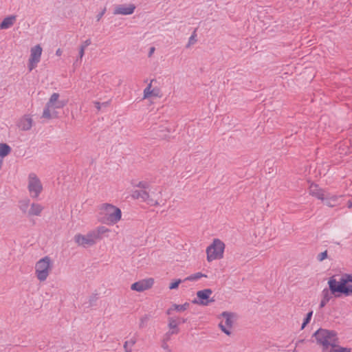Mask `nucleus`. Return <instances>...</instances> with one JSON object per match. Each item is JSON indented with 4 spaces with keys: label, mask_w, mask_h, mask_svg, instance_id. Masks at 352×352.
Segmentation results:
<instances>
[{
    "label": "nucleus",
    "mask_w": 352,
    "mask_h": 352,
    "mask_svg": "<svg viewBox=\"0 0 352 352\" xmlns=\"http://www.w3.org/2000/svg\"><path fill=\"white\" fill-rule=\"evenodd\" d=\"M166 342H166V340H163V341H162V347L164 349H166V350L167 351V350H168V349H168V344H167V343H166Z\"/></svg>",
    "instance_id": "39"
},
{
    "label": "nucleus",
    "mask_w": 352,
    "mask_h": 352,
    "mask_svg": "<svg viewBox=\"0 0 352 352\" xmlns=\"http://www.w3.org/2000/svg\"><path fill=\"white\" fill-rule=\"evenodd\" d=\"M135 10V6L133 3L122 4L117 6L113 10L115 15H130Z\"/></svg>",
    "instance_id": "14"
},
{
    "label": "nucleus",
    "mask_w": 352,
    "mask_h": 352,
    "mask_svg": "<svg viewBox=\"0 0 352 352\" xmlns=\"http://www.w3.org/2000/svg\"><path fill=\"white\" fill-rule=\"evenodd\" d=\"M195 42H196L195 36L192 35L189 38L188 43L187 46L189 47V46L195 44Z\"/></svg>",
    "instance_id": "36"
},
{
    "label": "nucleus",
    "mask_w": 352,
    "mask_h": 352,
    "mask_svg": "<svg viewBox=\"0 0 352 352\" xmlns=\"http://www.w3.org/2000/svg\"><path fill=\"white\" fill-rule=\"evenodd\" d=\"M29 205H30V199H23L19 202V208L23 212L27 211V210L28 209Z\"/></svg>",
    "instance_id": "30"
},
{
    "label": "nucleus",
    "mask_w": 352,
    "mask_h": 352,
    "mask_svg": "<svg viewBox=\"0 0 352 352\" xmlns=\"http://www.w3.org/2000/svg\"><path fill=\"white\" fill-rule=\"evenodd\" d=\"M16 16L11 15L3 19L2 22L0 23V29L6 30L11 28L16 22Z\"/></svg>",
    "instance_id": "21"
},
{
    "label": "nucleus",
    "mask_w": 352,
    "mask_h": 352,
    "mask_svg": "<svg viewBox=\"0 0 352 352\" xmlns=\"http://www.w3.org/2000/svg\"><path fill=\"white\" fill-rule=\"evenodd\" d=\"M309 192L318 199L323 200L324 199V192L320 189L318 185L311 184L309 188Z\"/></svg>",
    "instance_id": "18"
},
{
    "label": "nucleus",
    "mask_w": 352,
    "mask_h": 352,
    "mask_svg": "<svg viewBox=\"0 0 352 352\" xmlns=\"http://www.w3.org/2000/svg\"><path fill=\"white\" fill-rule=\"evenodd\" d=\"M51 267V260L48 256H45L37 261L35 265L36 275L37 278L40 281L45 280L49 275Z\"/></svg>",
    "instance_id": "6"
},
{
    "label": "nucleus",
    "mask_w": 352,
    "mask_h": 352,
    "mask_svg": "<svg viewBox=\"0 0 352 352\" xmlns=\"http://www.w3.org/2000/svg\"><path fill=\"white\" fill-rule=\"evenodd\" d=\"M166 352H171L170 349H168Z\"/></svg>",
    "instance_id": "54"
},
{
    "label": "nucleus",
    "mask_w": 352,
    "mask_h": 352,
    "mask_svg": "<svg viewBox=\"0 0 352 352\" xmlns=\"http://www.w3.org/2000/svg\"><path fill=\"white\" fill-rule=\"evenodd\" d=\"M85 54V47L81 46L79 50V57L82 58Z\"/></svg>",
    "instance_id": "38"
},
{
    "label": "nucleus",
    "mask_w": 352,
    "mask_h": 352,
    "mask_svg": "<svg viewBox=\"0 0 352 352\" xmlns=\"http://www.w3.org/2000/svg\"><path fill=\"white\" fill-rule=\"evenodd\" d=\"M312 338H315L317 344L322 346L323 352L328 351L334 341H338L336 331L322 328L315 331Z\"/></svg>",
    "instance_id": "2"
},
{
    "label": "nucleus",
    "mask_w": 352,
    "mask_h": 352,
    "mask_svg": "<svg viewBox=\"0 0 352 352\" xmlns=\"http://www.w3.org/2000/svg\"><path fill=\"white\" fill-rule=\"evenodd\" d=\"M136 186L138 188H141L142 190H146V188H148V184L146 182H144V181H141V182H139Z\"/></svg>",
    "instance_id": "34"
},
{
    "label": "nucleus",
    "mask_w": 352,
    "mask_h": 352,
    "mask_svg": "<svg viewBox=\"0 0 352 352\" xmlns=\"http://www.w3.org/2000/svg\"><path fill=\"white\" fill-rule=\"evenodd\" d=\"M128 344H129V342L128 341H126L124 344V348L125 350H127L128 349Z\"/></svg>",
    "instance_id": "46"
},
{
    "label": "nucleus",
    "mask_w": 352,
    "mask_h": 352,
    "mask_svg": "<svg viewBox=\"0 0 352 352\" xmlns=\"http://www.w3.org/2000/svg\"><path fill=\"white\" fill-rule=\"evenodd\" d=\"M148 192L146 190H135L132 192L131 197L134 199L140 200L146 204Z\"/></svg>",
    "instance_id": "20"
},
{
    "label": "nucleus",
    "mask_w": 352,
    "mask_h": 352,
    "mask_svg": "<svg viewBox=\"0 0 352 352\" xmlns=\"http://www.w3.org/2000/svg\"><path fill=\"white\" fill-rule=\"evenodd\" d=\"M28 190L33 198H37L43 190L41 179L35 173H30L28 177Z\"/></svg>",
    "instance_id": "7"
},
{
    "label": "nucleus",
    "mask_w": 352,
    "mask_h": 352,
    "mask_svg": "<svg viewBox=\"0 0 352 352\" xmlns=\"http://www.w3.org/2000/svg\"><path fill=\"white\" fill-rule=\"evenodd\" d=\"M50 106L48 103H46L42 113V118L46 120H51L58 117V113L56 109Z\"/></svg>",
    "instance_id": "17"
},
{
    "label": "nucleus",
    "mask_w": 352,
    "mask_h": 352,
    "mask_svg": "<svg viewBox=\"0 0 352 352\" xmlns=\"http://www.w3.org/2000/svg\"><path fill=\"white\" fill-rule=\"evenodd\" d=\"M182 282H184V280H181V279H176L175 280L173 283H171L169 285V289H177L179 284Z\"/></svg>",
    "instance_id": "33"
},
{
    "label": "nucleus",
    "mask_w": 352,
    "mask_h": 352,
    "mask_svg": "<svg viewBox=\"0 0 352 352\" xmlns=\"http://www.w3.org/2000/svg\"><path fill=\"white\" fill-rule=\"evenodd\" d=\"M43 210V206L39 204H32L29 210L32 215H39Z\"/></svg>",
    "instance_id": "24"
},
{
    "label": "nucleus",
    "mask_w": 352,
    "mask_h": 352,
    "mask_svg": "<svg viewBox=\"0 0 352 352\" xmlns=\"http://www.w3.org/2000/svg\"><path fill=\"white\" fill-rule=\"evenodd\" d=\"M212 294L211 289H204L197 292V298L192 300L193 304L199 305L202 306H207L210 302H214V300L210 298V295Z\"/></svg>",
    "instance_id": "10"
},
{
    "label": "nucleus",
    "mask_w": 352,
    "mask_h": 352,
    "mask_svg": "<svg viewBox=\"0 0 352 352\" xmlns=\"http://www.w3.org/2000/svg\"><path fill=\"white\" fill-rule=\"evenodd\" d=\"M222 317H223L225 320V325L222 324V322L219 323V326L221 331L225 333L226 335L230 336L231 334V331H230V328L232 326V317L233 314L228 311H223L221 314Z\"/></svg>",
    "instance_id": "13"
},
{
    "label": "nucleus",
    "mask_w": 352,
    "mask_h": 352,
    "mask_svg": "<svg viewBox=\"0 0 352 352\" xmlns=\"http://www.w3.org/2000/svg\"><path fill=\"white\" fill-rule=\"evenodd\" d=\"M129 342V344H131V346L134 345L136 343V340L135 338L131 339Z\"/></svg>",
    "instance_id": "44"
},
{
    "label": "nucleus",
    "mask_w": 352,
    "mask_h": 352,
    "mask_svg": "<svg viewBox=\"0 0 352 352\" xmlns=\"http://www.w3.org/2000/svg\"><path fill=\"white\" fill-rule=\"evenodd\" d=\"M348 207L349 208H352V202L351 201H349L348 202Z\"/></svg>",
    "instance_id": "48"
},
{
    "label": "nucleus",
    "mask_w": 352,
    "mask_h": 352,
    "mask_svg": "<svg viewBox=\"0 0 352 352\" xmlns=\"http://www.w3.org/2000/svg\"><path fill=\"white\" fill-rule=\"evenodd\" d=\"M189 306L190 304L188 302H185L183 305L173 304V309H175V311L178 312H182L186 310Z\"/></svg>",
    "instance_id": "28"
},
{
    "label": "nucleus",
    "mask_w": 352,
    "mask_h": 352,
    "mask_svg": "<svg viewBox=\"0 0 352 352\" xmlns=\"http://www.w3.org/2000/svg\"><path fill=\"white\" fill-rule=\"evenodd\" d=\"M225 244L219 239H214L212 243L207 248V260L210 262L220 259L223 256Z\"/></svg>",
    "instance_id": "5"
},
{
    "label": "nucleus",
    "mask_w": 352,
    "mask_h": 352,
    "mask_svg": "<svg viewBox=\"0 0 352 352\" xmlns=\"http://www.w3.org/2000/svg\"><path fill=\"white\" fill-rule=\"evenodd\" d=\"M96 104H97V107L99 109L100 108L99 107V102H97Z\"/></svg>",
    "instance_id": "53"
},
{
    "label": "nucleus",
    "mask_w": 352,
    "mask_h": 352,
    "mask_svg": "<svg viewBox=\"0 0 352 352\" xmlns=\"http://www.w3.org/2000/svg\"><path fill=\"white\" fill-rule=\"evenodd\" d=\"M352 274H344L340 280H336L334 276L331 277L328 280L329 291L336 298H340L342 295L344 296H352Z\"/></svg>",
    "instance_id": "1"
},
{
    "label": "nucleus",
    "mask_w": 352,
    "mask_h": 352,
    "mask_svg": "<svg viewBox=\"0 0 352 352\" xmlns=\"http://www.w3.org/2000/svg\"><path fill=\"white\" fill-rule=\"evenodd\" d=\"M32 122L33 120L31 116H24L19 120L18 126L23 131H28L31 129Z\"/></svg>",
    "instance_id": "16"
},
{
    "label": "nucleus",
    "mask_w": 352,
    "mask_h": 352,
    "mask_svg": "<svg viewBox=\"0 0 352 352\" xmlns=\"http://www.w3.org/2000/svg\"><path fill=\"white\" fill-rule=\"evenodd\" d=\"M327 251L325 250L324 252H321L317 256V259L319 261H322L323 260L326 259L327 258Z\"/></svg>",
    "instance_id": "35"
},
{
    "label": "nucleus",
    "mask_w": 352,
    "mask_h": 352,
    "mask_svg": "<svg viewBox=\"0 0 352 352\" xmlns=\"http://www.w3.org/2000/svg\"><path fill=\"white\" fill-rule=\"evenodd\" d=\"M125 352H132L131 349L125 350Z\"/></svg>",
    "instance_id": "52"
},
{
    "label": "nucleus",
    "mask_w": 352,
    "mask_h": 352,
    "mask_svg": "<svg viewBox=\"0 0 352 352\" xmlns=\"http://www.w3.org/2000/svg\"><path fill=\"white\" fill-rule=\"evenodd\" d=\"M62 54H63V51L61 49L58 48V50H56V56H60L62 55Z\"/></svg>",
    "instance_id": "42"
},
{
    "label": "nucleus",
    "mask_w": 352,
    "mask_h": 352,
    "mask_svg": "<svg viewBox=\"0 0 352 352\" xmlns=\"http://www.w3.org/2000/svg\"><path fill=\"white\" fill-rule=\"evenodd\" d=\"M109 230L104 227V226H100V227H98L96 230H92V232L95 234V237L96 239V240H99L102 238V234H104V233L109 232Z\"/></svg>",
    "instance_id": "25"
},
{
    "label": "nucleus",
    "mask_w": 352,
    "mask_h": 352,
    "mask_svg": "<svg viewBox=\"0 0 352 352\" xmlns=\"http://www.w3.org/2000/svg\"><path fill=\"white\" fill-rule=\"evenodd\" d=\"M96 299H97L96 296H91L89 299L90 305H92L93 302H95L96 300Z\"/></svg>",
    "instance_id": "41"
},
{
    "label": "nucleus",
    "mask_w": 352,
    "mask_h": 352,
    "mask_svg": "<svg viewBox=\"0 0 352 352\" xmlns=\"http://www.w3.org/2000/svg\"><path fill=\"white\" fill-rule=\"evenodd\" d=\"M154 283V280L152 278L143 279L142 280L133 283L131 286V289L134 291L139 292H144L151 288Z\"/></svg>",
    "instance_id": "12"
},
{
    "label": "nucleus",
    "mask_w": 352,
    "mask_h": 352,
    "mask_svg": "<svg viewBox=\"0 0 352 352\" xmlns=\"http://www.w3.org/2000/svg\"><path fill=\"white\" fill-rule=\"evenodd\" d=\"M202 277H207V275L202 274L201 272H197L195 274H191L184 279V281L189 280V281H195Z\"/></svg>",
    "instance_id": "27"
},
{
    "label": "nucleus",
    "mask_w": 352,
    "mask_h": 352,
    "mask_svg": "<svg viewBox=\"0 0 352 352\" xmlns=\"http://www.w3.org/2000/svg\"><path fill=\"white\" fill-rule=\"evenodd\" d=\"M338 341H334L328 349L329 352H351V349L342 347L337 344Z\"/></svg>",
    "instance_id": "22"
},
{
    "label": "nucleus",
    "mask_w": 352,
    "mask_h": 352,
    "mask_svg": "<svg viewBox=\"0 0 352 352\" xmlns=\"http://www.w3.org/2000/svg\"><path fill=\"white\" fill-rule=\"evenodd\" d=\"M154 52H155V47H151L148 56H151Z\"/></svg>",
    "instance_id": "45"
},
{
    "label": "nucleus",
    "mask_w": 352,
    "mask_h": 352,
    "mask_svg": "<svg viewBox=\"0 0 352 352\" xmlns=\"http://www.w3.org/2000/svg\"><path fill=\"white\" fill-rule=\"evenodd\" d=\"M50 107L56 109H62L67 104V101L60 99V94L58 93H53L48 101L47 102Z\"/></svg>",
    "instance_id": "15"
},
{
    "label": "nucleus",
    "mask_w": 352,
    "mask_h": 352,
    "mask_svg": "<svg viewBox=\"0 0 352 352\" xmlns=\"http://www.w3.org/2000/svg\"><path fill=\"white\" fill-rule=\"evenodd\" d=\"M11 152V148L5 143H0V157H5Z\"/></svg>",
    "instance_id": "26"
},
{
    "label": "nucleus",
    "mask_w": 352,
    "mask_h": 352,
    "mask_svg": "<svg viewBox=\"0 0 352 352\" xmlns=\"http://www.w3.org/2000/svg\"><path fill=\"white\" fill-rule=\"evenodd\" d=\"M179 333V329H176V330H173L172 329L171 331H169L168 332H167L166 333V337H170L171 335H173V334H177Z\"/></svg>",
    "instance_id": "37"
},
{
    "label": "nucleus",
    "mask_w": 352,
    "mask_h": 352,
    "mask_svg": "<svg viewBox=\"0 0 352 352\" xmlns=\"http://www.w3.org/2000/svg\"><path fill=\"white\" fill-rule=\"evenodd\" d=\"M97 210L102 218L109 220H120L122 217L121 210L111 204H102L98 206Z\"/></svg>",
    "instance_id": "3"
},
{
    "label": "nucleus",
    "mask_w": 352,
    "mask_h": 352,
    "mask_svg": "<svg viewBox=\"0 0 352 352\" xmlns=\"http://www.w3.org/2000/svg\"><path fill=\"white\" fill-rule=\"evenodd\" d=\"M111 222V224L113 225L114 223H116L117 221H110Z\"/></svg>",
    "instance_id": "51"
},
{
    "label": "nucleus",
    "mask_w": 352,
    "mask_h": 352,
    "mask_svg": "<svg viewBox=\"0 0 352 352\" xmlns=\"http://www.w3.org/2000/svg\"><path fill=\"white\" fill-rule=\"evenodd\" d=\"M95 236L92 231L85 235L78 234L74 236V241L78 245L87 248L96 243L97 240Z\"/></svg>",
    "instance_id": "9"
},
{
    "label": "nucleus",
    "mask_w": 352,
    "mask_h": 352,
    "mask_svg": "<svg viewBox=\"0 0 352 352\" xmlns=\"http://www.w3.org/2000/svg\"><path fill=\"white\" fill-rule=\"evenodd\" d=\"M28 68L30 72L35 69L41 59L43 48L41 45H36L30 48Z\"/></svg>",
    "instance_id": "8"
},
{
    "label": "nucleus",
    "mask_w": 352,
    "mask_h": 352,
    "mask_svg": "<svg viewBox=\"0 0 352 352\" xmlns=\"http://www.w3.org/2000/svg\"><path fill=\"white\" fill-rule=\"evenodd\" d=\"M305 340H298V343H302L304 342Z\"/></svg>",
    "instance_id": "50"
},
{
    "label": "nucleus",
    "mask_w": 352,
    "mask_h": 352,
    "mask_svg": "<svg viewBox=\"0 0 352 352\" xmlns=\"http://www.w3.org/2000/svg\"><path fill=\"white\" fill-rule=\"evenodd\" d=\"M186 321H187L186 318H179L177 323H178V324H181V323H185V322H186Z\"/></svg>",
    "instance_id": "43"
},
{
    "label": "nucleus",
    "mask_w": 352,
    "mask_h": 352,
    "mask_svg": "<svg viewBox=\"0 0 352 352\" xmlns=\"http://www.w3.org/2000/svg\"><path fill=\"white\" fill-rule=\"evenodd\" d=\"M175 311V309H173V305L169 308L168 309V310L166 311V314L167 315H170L172 314V312Z\"/></svg>",
    "instance_id": "40"
},
{
    "label": "nucleus",
    "mask_w": 352,
    "mask_h": 352,
    "mask_svg": "<svg viewBox=\"0 0 352 352\" xmlns=\"http://www.w3.org/2000/svg\"><path fill=\"white\" fill-rule=\"evenodd\" d=\"M155 79H151L146 87L143 91V99L160 98L162 97V92L160 88L154 87L153 83Z\"/></svg>",
    "instance_id": "11"
},
{
    "label": "nucleus",
    "mask_w": 352,
    "mask_h": 352,
    "mask_svg": "<svg viewBox=\"0 0 352 352\" xmlns=\"http://www.w3.org/2000/svg\"><path fill=\"white\" fill-rule=\"evenodd\" d=\"M150 319V316L148 315H144L140 318V322L139 324V327L140 329L144 328L146 325L148 320Z\"/></svg>",
    "instance_id": "32"
},
{
    "label": "nucleus",
    "mask_w": 352,
    "mask_h": 352,
    "mask_svg": "<svg viewBox=\"0 0 352 352\" xmlns=\"http://www.w3.org/2000/svg\"><path fill=\"white\" fill-rule=\"evenodd\" d=\"M170 337H166V335L164 336V338L163 339V340H166V342L170 340Z\"/></svg>",
    "instance_id": "47"
},
{
    "label": "nucleus",
    "mask_w": 352,
    "mask_h": 352,
    "mask_svg": "<svg viewBox=\"0 0 352 352\" xmlns=\"http://www.w3.org/2000/svg\"><path fill=\"white\" fill-rule=\"evenodd\" d=\"M342 197L336 195H331L326 197L322 200L327 206L329 207H335L341 204Z\"/></svg>",
    "instance_id": "19"
},
{
    "label": "nucleus",
    "mask_w": 352,
    "mask_h": 352,
    "mask_svg": "<svg viewBox=\"0 0 352 352\" xmlns=\"http://www.w3.org/2000/svg\"><path fill=\"white\" fill-rule=\"evenodd\" d=\"M322 294V298L319 305L320 308H323L331 298V296L329 294V292L327 289H323Z\"/></svg>",
    "instance_id": "23"
},
{
    "label": "nucleus",
    "mask_w": 352,
    "mask_h": 352,
    "mask_svg": "<svg viewBox=\"0 0 352 352\" xmlns=\"http://www.w3.org/2000/svg\"><path fill=\"white\" fill-rule=\"evenodd\" d=\"M313 315V311H309L305 318L303 320L302 324L301 325V329H303L311 321V317Z\"/></svg>",
    "instance_id": "29"
},
{
    "label": "nucleus",
    "mask_w": 352,
    "mask_h": 352,
    "mask_svg": "<svg viewBox=\"0 0 352 352\" xmlns=\"http://www.w3.org/2000/svg\"><path fill=\"white\" fill-rule=\"evenodd\" d=\"M178 323L176 319L173 318H168V327L170 329L176 330L179 329L178 327Z\"/></svg>",
    "instance_id": "31"
},
{
    "label": "nucleus",
    "mask_w": 352,
    "mask_h": 352,
    "mask_svg": "<svg viewBox=\"0 0 352 352\" xmlns=\"http://www.w3.org/2000/svg\"><path fill=\"white\" fill-rule=\"evenodd\" d=\"M2 164H3V161L1 160H0V170H1Z\"/></svg>",
    "instance_id": "49"
},
{
    "label": "nucleus",
    "mask_w": 352,
    "mask_h": 352,
    "mask_svg": "<svg viewBox=\"0 0 352 352\" xmlns=\"http://www.w3.org/2000/svg\"><path fill=\"white\" fill-rule=\"evenodd\" d=\"M166 197L162 187L157 186L148 192L146 204L150 206H162L166 203Z\"/></svg>",
    "instance_id": "4"
}]
</instances>
